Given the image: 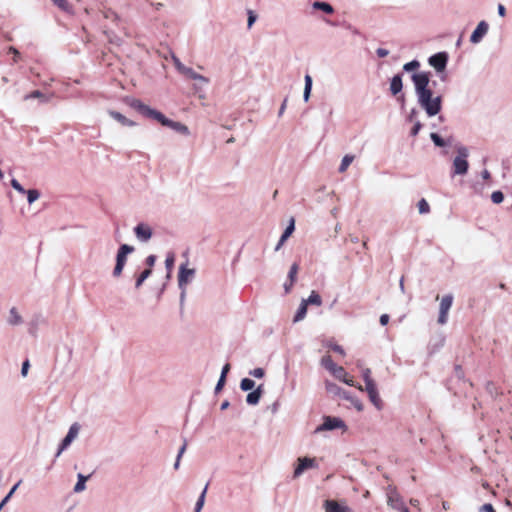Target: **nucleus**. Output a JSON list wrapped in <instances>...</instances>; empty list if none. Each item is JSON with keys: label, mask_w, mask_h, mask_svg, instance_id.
I'll return each instance as SVG.
<instances>
[{"label": "nucleus", "mask_w": 512, "mask_h": 512, "mask_svg": "<svg viewBox=\"0 0 512 512\" xmlns=\"http://www.w3.org/2000/svg\"><path fill=\"white\" fill-rule=\"evenodd\" d=\"M481 176L484 180L490 179V172L488 170H483Z\"/></svg>", "instance_id": "nucleus-64"}, {"label": "nucleus", "mask_w": 512, "mask_h": 512, "mask_svg": "<svg viewBox=\"0 0 512 512\" xmlns=\"http://www.w3.org/2000/svg\"><path fill=\"white\" fill-rule=\"evenodd\" d=\"M452 303H453V295L452 294L444 295L440 299L439 315H438V319H437L438 324L445 325L447 323L449 311L452 307Z\"/></svg>", "instance_id": "nucleus-7"}, {"label": "nucleus", "mask_w": 512, "mask_h": 512, "mask_svg": "<svg viewBox=\"0 0 512 512\" xmlns=\"http://www.w3.org/2000/svg\"><path fill=\"white\" fill-rule=\"evenodd\" d=\"M321 364L324 368H326L330 373L334 372L338 365H336L330 356H324L321 360Z\"/></svg>", "instance_id": "nucleus-30"}, {"label": "nucleus", "mask_w": 512, "mask_h": 512, "mask_svg": "<svg viewBox=\"0 0 512 512\" xmlns=\"http://www.w3.org/2000/svg\"><path fill=\"white\" fill-rule=\"evenodd\" d=\"M182 75H184L185 77L190 78L194 81L209 82V79L207 77L196 73L190 67H186V69L183 71Z\"/></svg>", "instance_id": "nucleus-24"}, {"label": "nucleus", "mask_w": 512, "mask_h": 512, "mask_svg": "<svg viewBox=\"0 0 512 512\" xmlns=\"http://www.w3.org/2000/svg\"><path fill=\"white\" fill-rule=\"evenodd\" d=\"M79 430H80V426L78 425V423H74V424H72L70 426L67 435L62 440V442H61V444L59 446V449H58V451L56 453V457L60 456L61 453L65 449H67L70 446V444L78 437Z\"/></svg>", "instance_id": "nucleus-9"}, {"label": "nucleus", "mask_w": 512, "mask_h": 512, "mask_svg": "<svg viewBox=\"0 0 512 512\" xmlns=\"http://www.w3.org/2000/svg\"><path fill=\"white\" fill-rule=\"evenodd\" d=\"M448 62V55L446 52H439L429 57L428 63L438 73L445 71Z\"/></svg>", "instance_id": "nucleus-10"}, {"label": "nucleus", "mask_w": 512, "mask_h": 512, "mask_svg": "<svg viewBox=\"0 0 512 512\" xmlns=\"http://www.w3.org/2000/svg\"><path fill=\"white\" fill-rule=\"evenodd\" d=\"M456 152L457 155L453 159V175H460L464 176L467 174L469 169V163H468V156H469V150L467 147L463 145L456 146Z\"/></svg>", "instance_id": "nucleus-4"}, {"label": "nucleus", "mask_w": 512, "mask_h": 512, "mask_svg": "<svg viewBox=\"0 0 512 512\" xmlns=\"http://www.w3.org/2000/svg\"><path fill=\"white\" fill-rule=\"evenodd\" d=\"M491 200L495 204H500L504 200V195H503V193L501 191H494L491 194Z\"/></svg>", "instance_id": "nucleus-43"}, {"label": "nucleus", "mask_w": 512, "mask_h": 512, "mask_svg": "<svg viewBox=\"0 0 512 512\" xmlns=\"http://www.w3.org/2000/svg\"><path fill=\"white\" fill-rule=\"evenodd\" d=\"M195 85H194V90L195 92H200L202 91L207 85L209 82H202V81H195Z\"/></svg>", "instance_id": "nucleus-50"}, {"label": "nucleus", "mask_w": 512, "mask_h": 512, "mask_svg": "<svg viewBox=\"0 0 512 512\" xmlns=\"http://www.w3.org/2000/svg\"><path fill=\"white\" fill-rule=\"evenodd\" d=\"M134 251V247L128 244H122L116 255V264L113 269V276L119 277L122 274L123 268L125 266L127 256Z\"/></svg>", "instance_id": "nucleus-5"}, {"label": "nucleus", "mask_w": 512, "mask_h": 512, "mask_svg": "<svg viewBox=\"0 0 512 512\" xmlns=\"http://www.w3.org/2000/svg\"><path fill=\"white\" fill-rule=\"evenodd\" d=\"M108 114L114 120L119 122L122 126H126V127H134V126H136V123L133 120L127 118L126 116H124L120 112H117V111H114V110H109Z\"/></svg>", "instance_id": "nucleus-16"}, {"label": "nucleus", "mask_w": 512, "mask_h": 512, "mask_svg": "<svg viewBox=\"0 0 512 512\" xmlns=\"http://www.w3.org/2000/svg\"><path fill=\"white\" fill-rule=\"evenodd\" d=\"M8 52L13 54L14 63H16L20 59V52L16 48L11 46L9 47Z\"/></svg>", "instance_id": "nucleus-51"}, {"label": "nucleus", "mask_w": 512, "mask_h": 512, "mask_svg": "<svg viewBox=\"0 0 512 512\" xmlns=\"http://www.w3.org/2000/svg\"><path fill=\"white\" fill-rule=\"evenodd\" d=\"M173 63L175 65V68L179 73H183V71L186 69L187 66L181 63V61L177 57H173Z\"/></svg>", "instance_id": "nucleus-47"}, {"label": "nucleus", "mask_w": 512, "mask_h": 512, "mask_svg": "<svg viewBox=\"0 0 512 512\" xmlns=\"http://www.w3.org/2000/svg\"><path fill=\"white\" fill-rule=\"evenodd\" d=\"M307 306L308 305H316V306H320L321 303H322V300H321V297L319 296L318 293H316L315 291H312L311 294L309 295V297L307 299H303L302 300Z\"/></svg>", "instance_id": "nucleus-28"}, {"label": "nucleus", "mask_w": 512, "mask_h": 512, "mask_svg": "<svg viewBox=\"0 0 512 512\" xmlns=\"http://www.w3.org/2000/svg\"><path fill=\"white\" fill-rule=\"evenodd\" d=\"M21 480H19L9 491V493L4 497V499L0 503V511L2 508L7 504V502L10 500V498L13 496L19 485L21 484Z\"/></svg>", "instance_id": "nucleus-33"}, {"label": "nucleus", "mask_w": 512, "mask_h": 512, "mask_svg": "<svg viewBox=\"0 0 512 512\" xmlns=\"http://www.w3.org/2000/svg\"><path fill=\"white\" fill-rule=\"evenodd\" d=\"M403 88V82L401 75L397 74L392 77L390 81V92L392 95H397Z\"/></svg>", "instance_id": "nucleus-21"}, {"label": "nucleus", "mask_w": 512, "mask_h": 512, "mask_svg": "<svg viewBox=\"0 0 512 512\" xmlns=\"http://www.w3.org/2000/svg\"><path fill=\"white\" fill-rule=\"evenodd\" d=\"M134 234L138 241L146 243L152 238L153 231L151 226L147 223H139L134 228Z\"/></svg>", "instance_id": "nucleus-13"}, {"label": "nucleus", "mask_w": 512, "mask_h": 512, "mask_svg": "<svg viewBox=\"0 0 512 512\" xmlns=\"http://www.w3.org/2000/svg\"><path fill=\"white\" fill-rule=\"evenodd\" d=\"M255 387V382L250 378H243L240 382V388L243 391L253 390Z\"/></svg>", "instance_id": "nucleus-32"}, {"label": "nucleus", "mask_w": 512, "mask_h": 512, "mask_svg": "<svg viewBox=\"0 0 512 512\" xmlns=\"http://www.w3.org/2000/svg\"><path fill=\"white\" fill-rule=\"evenodd\" d=\"M335 429L346 430L347 426L344 421L338 417L326 416L323 419V423L315 429V433H321L323 431H331Z\"/></svg>", "instance_id": "nucleus-6"}, {"label": "nucleus", "mask_w": 512, "mask_h": 512, "mask_svg": "<svg viewBox=\"0 0 512 512\" xmlns=\"http://www.w3.org/2000/svg\"><path fill=\"white\" fill-rule=\"evenodd\" d=\"M353 160H354V157L352 155H345L342 158L341 164L339 166V172L340 173L345 172L347 170V168L349 167V165L353 162Z\"/></svg>", "instance_id": "nucleus-31"}, {"label": "nucleus", "mask_w": 512, "mask_h": 512, "mask_svg": "<svg viewBox=\"0 0 512 512\" xmlns=\"http://www.w3.org/2000/svg\"><path fill=\"white\" fill-rule=\"evenodd\" d=\"M376 54H377L378 57L384 58V57L389 55V51L387 49H384V48H378L376 50Z\"/></svg>", "instance_id": "nucleus-57"}, {"label": "nucleus", "mask_w": 512, "mask_h": 512, "mask_svg": "<svg viewBox=\"0 0 512 512\" xmlns=\"http://www.w3.org/2000/svg\"><path fill=\"white\" fill-rule=\"evenodd\" d=\"M497 10H498V14L501 16V17H504L506 15V8L504 5L502 4H499L498 7H497Z\"/></svg>", "instance_id": "nucleus-59"}, {"label": "nucleus", "mask_w": 512, "mask_h": 512, "mask_svg": "<svg viewBox=\"0 0 512 512\" xmlns=\"http://www.w3.org/2000/svg\"><path fill=\"white\" fill-rule=\"evenodd\" d=\"M229 370H230V364L227 363V364H225L223 366L220 376H224V378H226L227 373L229 372Z\"/></svg>", "instance_id": "nucleus-61"}, {"label": "nucleus", "mask_w": 512, "mask_h": 512, "mask_svg": "<svg viewBox=\"0 0 512 512\" xmlns=\"http://www.w3.org/2000/svg\"><path fill=\"white\" fill-rule=\"evenodd\" d=\"M262 393H263L262 385H260L247 395V397H246L247 404L253 405V406L257 405L261 399Z\"/></svg>", "instance_id": "nucleus-20"}, {"label": "nucleus", "mask_w": 512, "mask_h": 512, "mask_svg": "<svg viewBox=\"0 0 512 512\" xmlns=\"http://www.w3.org/2000/svg\"><path fill=\"white\" fill-rule=\"evenodd\" d=\"M55 5L64 11H68L70 6L66 0H52Z\"/></svg>", "instance_id": "nucleus-46"}, {"label": "nucleus", "mask_w": 512, "mask_h": 512, "mask_svg": "<svg viewBox=\"0 0 512 512\" xmlns=\"http://www.w3.org/2000/svg\"><path fill=\"white\" fill-rule=\"evenodd\" d=\"M29 367H30L29 361H24L23 364H22V368H21V375L23 377L27 376Z\"/></svg>", "instance_id": "nucleus-56"}, {"label": "nucleus", "mask_w": 512, "mask_h": 512, "mask_svg": "<svg viewBox=\"0 0 512 512\" xmlns=\"http://www.w3.org/2000/svg\"><path fill=\"white\" fill-rule=\"evenodd\" d=\"M419 106L428 117H434L442 109V96L436 95L430 87L428 72L414 73L411 77Z\"/></svg>", "instance_id": "nucleus-1"}, {"label": "nucleus", "mask_w": 512, "mask_h": 512, "mask_svg": "<svg viewBox=\"0 0 512 512\" xmlns=\"http://www.w3.org/2000/svg\"><path fill=\"white\" fill-rule=\"evenodd\" d=\"M479 512H496V511L491 504L487 503V504L482 505L479 508Z\"/></svg>", "instance_id": "nucleus-54"}, {"label": "nucleus", "mask_w": 512, "mask_h": 512, "mask_svg": "<svg viewBox=\"0 0 512 512\" xmlns=\"http://www.w3.org/2000/svg\"><path fill=\"white\" fill-rule=\"evenodd\" d=\"M11 186L19 193H22L24 194L26 192V190L22 187V185L16 180V179H12L11 180Z\"/></svg>", "instance_id": "nucleus-48"}, {"label": "nucleus", "mask_w": 512, "mask_h": 512, "mask_svg": "<svg viewBox=\"0 0 512 512\" xmlns=\"http://www.w3.org/2000/svg\"><path fill=\"white\" fill-rule=\"evenodd\" d=\"M318 468L316 458L299 457L293 472L294 478H299L306 470Z\"/></svg>", "instance_id": "nucleus-8"}, {"label": "nucleus", "mask_w": 512, "mask_h": 512, "mask_svg": "<svg viewBox=\"0 0 512 512\" xmlns=\"http://www.w3.org/2000/svg\"><path fill=\"white\" fill-rule=\"evenodd\" d=\"M295 229V221L294 218L290 219L289 225L284 230L283 234L280 237L279 242L277 243L275 250L278 251L282 247V245L285 243V241L291 236V234L294 232Z\"/></svg>", "instance_id": "nucleus-18"}, {"label": "nucleus", "mask_w": 512, "mask_h": 512, "mask_svg": "<svg viewBox=\"0 0 512 512\" xmlns=\"http://www.w3.org/2000/svg\"><path fill=\"white\" fill-rule=\"evenodd\" d=\"M422 128V124L419 121L414 122V126L411 129V135L416 136Z\"/></svg>", "instance_id": "nucleus-52"}, {"label": "nucleus", "mask_w": 512, "mask_h": 512, "mask_svg": "<svg viewBox=\"0 0 512 512\" xmlns=\"http://www.w3.org/2000/svg\"><path fill=\"white\" fill-rule=\"evenodd\" d=\"M387 504L392 509L399 510L403 508L404 502L402 497L398 494L397 490L393 486L387 488Z\"/></svg>", "instance_id": "nucleus-12"}, {"label": "nucleus", "mask_w": 512, "mask_h": 512, "mask_svg": "<svg viewBox=\"0 0 512 512\" xmlns=\"http://www.w3.org/2000/svg\"><path fill=\"white\" fill-rule=\"evenodd\" d=\"M488 30L489 24L484 20L480 21L470 36V42L472 44L480 43L488 33Z\"/></svg>", "instance_id": "nucleus-14"}, {"label": "nucleus", "mask_w": 512, "mask_h": 512, "mask_svg": "<svg viewBox=\"0 0 512 512\" xmlns=\"http://www.w3.org/2000/svg\"><path fill=\"white\" fill-rule=\"evenodd\" d=\"M419 67H420L419 61L413 60L411 62L404 64L403 69L406 72H410V71H414V70L418 69Z\"/></svg>", "instance_id": "nucleus-41"}, {"label": "nucleus", "mask_w": 512, "mask_h": 512, "mask_svg": "<svg viewBox=\"0 0 512 512\" xmlns=\"http://www.w3.org/2000/svg\"><path fill=\"white\" fill-rule=\"evenodd\" d=\"M249 375L258 379H261L265 376V371L263 368H255L249 371Z\"/></svg>", "instance_id": "nucleus-45"}, {"label": "nucleus", "mask_w": 512, "mask_h": 512, "mask_svg": "<svg viewBox=\"0 0 512 512\" xmlns=\"http://www.w3.org/2000/svg\"><path fill=\"white\" fill-rule=\"evenodd\" d=\"M155 261H156V256L154 255H149L147 258H146V264L148 265V267L151 269V267L154 266L155 264Z\"/></svg>", "instance_id": "nucleus-58"}, {"label": "nucleus", "mask_w": 512, "mask_h": 512, "mask_svg": "<svg viewBox=\"0 0 512 512\" xmlns=\"http://www.w3.org/2000/svg\"><path fill=\"white\" fill-rule=\"evenodd\" d=\"M331 374L349 386H356L354 380L348 376L344 368L341 366H337V368L334 370V372H331Z\"/></svg>", "instance_id": "nucleus-17"}, {"label": "nucleus", "mask_w": 512, "mask_h": 512, "mask_svg": "<svg viewBox=\"0 0 512 512\" xmlns=\"http://www.w3.org/2000/svg\"><path fill=\"white\" fill-rule=\"evenodd\" d=\"M379 321H380V324H381V325H386V324L389 322V315H387V314H382V315L380 316Z\"/></svg>", "instance_id": "nucleus-60"}, {"label": "nucleus", "mask_w": 512, "mask_h": 512, "mask_svg": "<svg viewBox=\"0 0 512 512\" xmlns=\"http://www.w3.org/2000/svg\"><path fill=\"white\" fill-rule=\"evenodd\" d=\"M430 138L433 141V143L438 147H444L447 145V143L437 133H431Z\"/></svg>", "instance_id": "nucleus-38"}, {"label": "nucleus", "mask_w": 512, "mask_h": 512, "mask_svg": "<svg viewBox=\"0 0 512 512\" xmlns=\"http://www.w3.org/2000/svg\"><path fill=\"white\" fill-rule=\"evenodd\" d=\"M7 323L11 326H18L23 323V318L17 308L12 307L7 316Z\"/></svg>", "instance_id": "nucleus-19"}, {"label": "nucleus", "mask_w": 512, "mask_h": 512, "mask_svg": "<svg viewBox=\"0 0 512 512\" xmlns=\"http://www.w3.org/2000/svg\"><path fill=\"white\" fill-rule=\"evenodd\" d=\"M90 476H85L81 473L77 475V483L74 486V492L75 493H81L86 489V481L88 480Z\"/></svg>", "instance_id": "nucleus-27"}, {"label": "nucleus", "mask_w": 512, "mask_h": 512, "mask_svg": "<svg viewBox=\"0 0 512 512\" xmlns=\"http://www.w3.org/2000/svg\"><path fill=\"white\" fill-rule=\"evenodd\" d=\"M196 276V269L189 267L188 259L186 262L179 266L178 272V288L180 290V303L183 304L186 300L188 286L193 282Z\"/></svg>", "instance_id": "nucleus-3"}, {"label": "nucleus", "mask_w": 512, "mask_h": 512, "mask_svg": "<svg viewBox=\"0 0 512 512\" xmlns=\"http://www.w3.org/2000/svg\"><path fill=\"white\" fill-rule=\"evenodd\" d=\"M326 389L328 392L334 393V394H337L340 391V388L331 382H326Z\"/></svg>", "instance_id": "nucleus-49"}, {"label": "nucleus", "mask_w": 512, "mask_h": 512, "mask_svg": "<svg viewBox=\"0 0 512 512\" xmlns=\"http://www.w3.org/2000/svg\"><path fill=\"white\" fill-rule=\"evenodd\" d=\"M255 20H256V17L250 11L249 12V17H248V27H251L254 24Z\"/></svg>", "instance_id": "nucleus-62"}, {"label": "nucleus", "mask_w": 512, "mask_h": 512, "mask_svg": "<svg viewBox=\"0 0 512 512\" xmlns=\"http://www.w3.org/2000/svg\"><path fill=\"white\" fill-rule=\"evenodd\" d=\"M152 270L150 268L145 269L136 280V288H139L143 282L151 275Z\"/></svg>", "instance_id": "nucleus-36"}, {"label": "nucleus", "mask_w": 512, "mask_h": 512, "mask_svg": "<svg viewBox=\"0 0 512 512\" xmlns=\"http://www.w3.org/2000/svg\"><path fill=\"white\" fill-rule=\"evenodd\" d=\"M25 193L27 194V200H28L29 204L34 203L40 197V193L36 189H30V190L26 191Z\"/></svg>", "instance_id": "nucleus-34"}, {"label": "nucleus", "mask_w": 512, "mask_h": 512, "mask_svg": "<svg viewBox=\"0 0 512 512\" xmlns=\"http://www.w3.org/2000/svg\"><path fill=\"white\" fill-rule=\"evenodd\" d=\"M225 381H226V378H224V376H220V378L216 384V387H215L216 393L219 392L223 388Z\"/></svg>", "instance_id": "nucleus-55"}, {"label": "nucleus", "mask_w": 512, "mask_h": 512, "mask_svg": "<svg viewBox=\"0 0 512 512\" xmlns=\"http://www.w3.org/2000/svg\"><path fill=\"white\" fill-rule=\"evenodd\" d=\"M360 391H366L369 397V400L374 405L377 410H381L383 408V401L380 398L377 385H370L368 387H362L361 385L356 386Z\"/></svg>", "instance_id": "nucleus-11"}, {"label": "nucleus", "mask_w": 512, "mask_h": 512, "mask_svg": "<svg viewBox=\"0 0 512 512\" xmlns=\"http://www.w3.org/2000/svg\"><path fill=\"white\" fill-rule=\"evenodd\" d=\"M126 102L131 108L138 111L141 115L147 118L154 119L158 121L161 125L168 127L181 135H190V130L185 124L167 118L163 113L144 104L141 100L131 98L128 99Z\"/></svg>", "instance_id": "nucleus-2"}, {"label": "nucleus", "mask_w": 512, "mask_h": 512, "mask_svg": "<svg viewBox=\"0 0 512 512\" xmlns=\"http://www.w3.org/2000/svg\"><path fill=\"white\" fill-rule=\"evenodd\" d=\"M24 101H29L31 99H38L42 103H46L49 101V97H47L45 94H43L39 90H35L27 95L24 96Z\"/></svg>", "instance_id": "nucleus-26"}, {"label": "nucleus", "mask_w": 512, "mask_h": 512, "mask_svg": "<svg viewBox=\"0 0 512 512\" xmlns=\"http://www.w3.org/2000/svg\"><path fill=\"white\" fill-rule=\"evenodd\" d=\"M324 510L325 512H352V509L344 502L336 500H326L324 502Z\"/></svg>", "instance_id": "nucleus-15"}, {"label": "nucleus", "mask_w": 512, "mask_h": 512, "mask_svg": "<svg viewBox=\"0 0 512 512\" xmlns=\"http://www.w3.org/2000/svg\"><path fill=\"white\" fill-rule=\"evenodd\" d=\"M344 397L348 400H350L351 404L355 407L357 411H362L364 409V406L362 402L356 398L349 397L347 395H344Z\"/></svg>", "instance_id": "nucleus-44"}, {"label": "nucleus", "mask_w": 512, "mask_h": 512, "mask_svg": "<svg viewBox=\"0 0 512 512\" xmlns=\"http://www.w3.org/2000/svg\"><path fill=\"white\" fill-rule=\"evenodd\" d=\"M418 210L420 214H426L430 211V206L425 199H421L418 202Z\"/></svg>", "instance_id": "nucleus-40"}, {"label": "nucleus", "mask_w": 512, "mask_h": 512, "mask_svg": "<svg viewBox=\"0 0 512 512\" xmlns=\"http://www.w3.org/2000/svg\"><path fill=\"white\" fill-rule=\"evenodd\" d=\"M357 366L360 369L362 378L365 382V387L376 384L375 381L371 377V370L369 368L363 367L360 362H358Z\"/></svg>", "instance_id": "nucleus-23"}, {"label": "nucleus", "mask_w": 512, "mask_h": 512, "mask_svg": "<svg viewBox=\"0 0 512 512\" xmlns=\"http://www.w3.org/2000/svg\"><path fill=\"white\" fill-rule=\"evenodd\" d=\"M415 116H416V110H415V109H413V110H411V112H410V114H409V116H408L409 121H411V122H415V121H417V120L415 119Z\"/></svg>", "instance_id": "nucleus-63"}, {"label": "nucleus", "mask_w": 512, "mask_h": 512, "mask_svg": "<svg viewBox=\"0 0 512 512\" xmlns=\"http://www.w3.org/2000/svg\"><path fill=\"white\" fill-rule=\"evenodd\" d=\"M207 489H208V485H206L202 491V493L200 494L196 504H195V507L199 508L202 510L204 504H205V497H206V493H207Z\"/></svg>", "instance_id": "nucleus-39"}, {"label": "nucleus", "mask_w": 512, "mask_h": 512, "mask_svg": "<svg viewBox=\"0 0 512 512\" xmlns=\"http://www.w3.org/2000/svg\"><path fill=\"white\" fill-rule=\"evenodd\" d=\"M312 8L315 10H320L327 15H331L334 13V8L331 4L324 1H315L312 3Z\"/></svg>", "instance_id": "nucleus-22"}, {"label": "nucleus", "mask_w": 512, "mask_h": 512, "mask_svg": "<svg viewBox=\"0 0 512 512\" xmlns=\"http://www.w3.org/2000/svg\"><path fill=\"white\" fill-rule=\"evenodd\" d=\"M298 264L294 263L291 267H290V271L288 273V278H289V281L291 282H295L296 281V276H297V273H298Z\"/></svg>", "instance_id": "nucleus-42"}, {"label": "nucleus", "mask_w": 512, "mask_h": 512, "mask_svg": "<svg viewBox=\"0 0 512 512\" xmlns=\"http://www.w3.org/2000/svg\"><path fill=\"white\" fill-rule=\"evenodd\" d=\"M328 347L340 355H345L344 349L338 344H329Z\"/></svg>", "instance_id": "nucleus-53"}, {"label": "nucleus", "mask_w": 512, "mask_h": 512, "mask_svg": "<svg viewBox=\"0 0 512 512\" xmlns=\"http://www.w3.org/2000/svg\"><path fill=\"white\" fill-rule=\"evenodd\" d=\"M306 314H307V305L301 301V304L297 310V313L296 315L294 316V322H299L301 320H303L305 317H306Z\"/></svg>", "instance_id": "nucleus-29"}, {"label": "nucleus", "mask_w": 512, "mask_h": 512, "mask_svg": "<svg viewBox=\"0 0 512 512\" xmlns=\"http://www.w3.org/2000/svg\"><path fill=\"white\" fill-rule=\"evenodd\" d=\"M43 320L40 318V317H36L34 319H32L29 323V333L33 336L36 335V332H37V328H38V325L42 322Z\"/></svg>", "instance_id": "nucleus-35"}, {"label": "nucleus", "mask_w": 512, "mask_h": 512, "mask_svg": "<svg viewBox=\"0 0 512 512\" xmlns=\"http://www.w3.org/2000/svg\"><path fill=\"white\" fill-rule=\"evenodd\" d=\"M304 82H305V85H304L303 99L305 102H308L310 99L312 84H313L312 77L309 74H306L304 77Z\"/></svg>", "instance_id": "nucleus-25"}, {"label": "nucleus", "mask_w": 512, "mask_h": 512, "mask_svg": "<svg viewBox=\"0 0 512 512\" xmlns=\"http://www.w3.org/2000/svg\"><path fill=\"white\" fill-rule=\"evenodd\" d=\"M174 261H175V258H174V255L173 254H169L167 257H166V260H165V267L167 269V277L170 278V275H171V272H172V269H173V266H174Z\"/></svg>", "instance_id": "nucleus-37"}]
</instances>
